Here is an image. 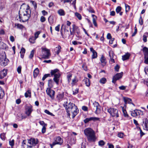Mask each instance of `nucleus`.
<instances>
[{"label":"nucleus","mask_w":148,"mask_h":148,"mask_svg":"<svg viewBox=\"0 0 148 148\" xmlns=\"http://www.w3.org/2000/svg\"><path fill=\"white\" fill-rule=\"evenodd\" d=\"M31 11L28 5L23 4L19 11V18L20 21L25 22L27 21L31 16Z\"/></svg>","instance_id":"f257e3e1"},{"label":"nucleus","mask_w":148,"mask_h":148,"mask_svg":"<svg viewBox=\"0 0 148 148\" xmlns=\"http://www.w3.org/2000/svg\"><path fill=\"white\" fill-rule=\"evenodd\" d=\"M84 133L89 142H95L97 139L95 133L92 128L88 127L84 130Z\"/></svg>","instance_id":"f03ea898"},{"label":"nucleus","mask_w":148,"mask_h":148,"mask_svg":"<svg viewBox=\"0 0 148 148\" xmlns=\"http://www.w3.org/2000/svg\"><path fill=\"white\" fill-rule=\"evenodd\" d=\"M108 112L113 117H118L119 116V112L118 109L114 108H110L108 109Z\"/></svg>","instance_id":"7ed1b4c3"},{"label":"nucleus","mask_w":148,"mask_h":148,"mask_svg":"<svg viewBox=\"0 0 148 148\" xmlns=\"http://www.w3.org/2000/svg\"><path fill=\"white\" fill-rule=\"evenodd\" d=\"M63 143V139L60 137L57 136L54 139V141L52 144H50L51 148H53V147L56 145H61Z\"/></svg>","instance_id":"20e7f679"},{"label":"nucleus","mask_w":148,"mask_h":148,"mask_svg":"<svg viewBox=\"0 0 148 148\" xmlns=\"http://www.w3.org/2000/svg\"><path fill=\"white\" fill-rule=\"evenodd\" d=\"M42 58L45 59H47L50 55V50L46 48H42Z\"/></svg>","instance_id":"39448f33"},{"label":"nucleus","mask_w":148,"mask_h":148,"mask_svg":"<svg viewBox=\"0 0 148 148\" xmlns=\"http://www.w3.org/2000/svg\"><path fill=\"white\" fill-rule=\"evenodd\" d=\"M93 109L95 110V113L96 114H99L101 111L100 106L97 102L95 101L93 103Z\"/></svg>","instance_id":"423d86ee"},{"label":"nucleus","mask_w":148,"mask_h":148,"mask_svg":"<svg viewBox=\"0 0 148 148\" xmlns=\"http://www.w3.org/2000/svg\"><path fill=\"white\" fill-rule=\"evenodd\" d=\"M100 118L95 117H92L89 118H86L84 120L85 123H87L90 121H93L95 122L97 121H99Z\"/></svg>","instance_id":"0eeeda50"},{"label":"nucleus","mask_w":148,"mask_h":148,"mask_svg":"<svg viewBox=\"0 0 148 148\" xmlns=\"http://www.w3.org/2000/svg\"><path fill=\"white\" fill-rule=\"evenodd\" d=\"M25 114L28 116H29L33 111V106L30 105L28 106H27L25 108Z\"/></svg>","instance_id":"6e6552de"},{"label":"nucleus","mask_w":148,"mask_h":148,"mask_svg":"<svg viewBox=\"0 0 148 148\" xmlns=\"http://www.w3.org/2000/svg\"><path fill=\"white\" fill-rule=\"evenodd\" d=\"M8 62V60L5 57L2 56L0 57V63L2 65L4 66H6Z\"/></svg>","instance_id":"1a4fd4ad"},{"label":"nucleus","mask_w":148,"mask_h":148,"mask_svg":"<svg viewBox=\"0 0 148 148\" xmlns=\"http://www.w3.org/2000/svg\"><path fill=\"white\" fill-rule=\"evenodd\" d=\"M47 94L52 99H54L55 91L51 89L50 88H48L46 90Z\"/></svg>","instance_id":"9d476101"},{"label":"nucleus","mask_w":148,"mask_h":148,"mask_svg":"<svg viewBox=\"0 0 148 148\" xmlns=\"http://www.w3.org/2000/svg\"><path fill=\"white\" fill-rule=\"evenodd\" d=\"M70 112H71L72 114V118H74L78 113L79 110L77 106L74 105L72 109H70Z\"/></svg>","instance_id":"9b49d317"},{"label":"nucleus","mask_w":148,"mask_h":148,"mask_svg":"<svg viewBox=\"0 0 148 148\" xmlns=\"http://www.w3.org/2000/svg\"><path fill=\"white\" fill-rule=\"evenodd\" d=\"M122 72L119 73H117L113 77L112 82L114 84L115 83L116 80H119L121 78L123 75Z\"/></svg>","instance_id":"f8f14e48"},{"label":"nucleus","mask_w":148,"mask_h":148,"mask_svg":"<svg viewBox=\"0 0 148 148\" xmlns=\"http://www.w3.org/2000/svg\"><path fill=\"white\" fill-rule=\"evenodd\" d=\"M75 106V105L73 103H71L70 102L68 104L66 105V111L68 114L69 115H70V109H72L73 107V106Z\"/></svg>","instance_id":"ddd939ff"},{"label":"nucleus","mask_w":148,"mask_h":148,"mask_svg":"<svg viewBox=\"0 0 148 148\" xmlns=\"http://www.w3.org/2000/svg\"><path fill=\"white\" fill-rule=\"evenodd\" d=\"M39 123L43 127L42 129V132L43 134L45 133L46 132V127L47 126V124L45 123L43 121H39Z\"/></svg>","instance_id":"4468645a"},{"label":"nucleus","mask_w":148,"mask_h":148,"mask_svg":"<svg viewBox=\"0 0 148 148\" xmlns=\"http://www.w3.org/2000/svg\"><path fill=\"white\" fill-rule=\"evenodd\" d=\"M60 76V73H57V74H56L55 75H54L53 80L57 85L59 84Z\"/></svg>","instance_id":"2eb2a0df"},{"label":"nucleus","mask_w":148,"mask_h":148,"mask_svg":"<svg viewBox=\"0 0 148 148\" xmlns=\"http://www.w3.org/2000/svg\"><path fill=\"white\" fill-rule=\"evenodd\" d=\"M7 74V69H4L0 71V79H2L5 77Z\"/></svg>","instance_id":"dca6fc26"},{"label":"nucleus","mask_w":148,"mask_h":148,"mask_svg":"<svg viewBox=\"0 0 148 148\" xmlns=\"http://www.w3.org/2000/svg\"><path fill=\"white\" fill-rule=\"evenodd\" d=\"M114 53L112 51H110L109 52V55L110 57V63L111 64H112L115 62V61L113 58L114 56Z\"/></svg>","instance_id":"f3484780"},{"label":"nucleus","mask_w":148,"mask_h":148,"mask_svg":"<svg viewBox=\"0 0 148 148\" xmlns=\"http://www.w3.org/2000/svg\"><path fill=\"white\" fill-rule=\"evenodd\" d=\"M141 113V111L139 110H136L131 112V114L133 116H137L139 115Z\"/></svg>","instance_id":"a211bd4d"},{"label":"nucleus","mask_w":148,"mask_h":148,"mask_svg":"<svg viewBox=\"0 0 148 148\" xmlns=\"http://www.w3.org/2000/svg\"><path fill=\"white\" fill-rule=\"evenodd\" d=\"M72 26L73 32H76L77 34L79 35L80 33V32L78 27L76 26L75 24L73 25Z\"/></svg>","instance_id":"6ab92c4d"},{"label":"nucleus","mask_w":148,"mask_h":148,"mask_svg":"<svg viewBox=\"0 0 148 148\" xmlns=\"http://www.w3.org/2000/svg\"><path fill=\"white\" fill-rule=\"evenodd\" d=\"M123 99L125 103H132L133 105L134 106V104L132 103V100L131 99L127 97H123Z\"/></svg>","instance_id":"aec40b11"},{"label":"nucleus","mask_w":148,"mask_h":148,"mask_svg":"<svg viewBox=\"0 0 148 148\" xmlns=\"http://www.w3.org/2000/svg\"><path fill=\"white\" fill-rule=\"evenodd\" d=\"M130 56V54L129 53H127L125 54L122 56V60L123 61H125L129 59Z\"/></svg>","instance_id":"412c9836"},{"label":"nucleus","mask_w":148,"mask_h":148,"mask_svg":"<svg viewBox=\"0 0 148 148\" xmlns=\"http://www.w3.org/2000/svg\"><path fill=\"white\" fill-rule=\"evenodd\" d=\"M144 129L146 130H148V121L147 119H145V121L143 122Z\"/></svg>","instance_id":"4be33fe9"},{"label":"nucleus","mask_w":148,"mask_h":148,"mask_svg":"<svg viewBox=\"0 0 148 148\" xmlns=\"http://www.w3.org/2000/svg\"><path fill=\"white\" fill-rule=\"evenodd\" d=\"M92 21L94 25L96 26L97 27V24L96 22V20L97 19V17L94 14H92Z\"/></svg>","instance_id":"5701e85b"},{"label":"nucleus","mask_w":148,"mask_h":148,"mask_svg":"<svg viewBox=\"0 0 148 148\" xmlns=\"http://www.w3.org/2000/svg\"><path fill=\"white\" fill-rule=\"evenodd\" d=\"M100 61L102 64V65L104 66L106 64V59L103 56H102L100 58Z\"/></svg>","instance_id":"b1692460"},{"label":"nucleus","mask_w":148,"mask_h":148,"mask_svg":"<svg viewBox=\"0 0 148 148\" xmlns=\"http://www.w3.org/2000/svg\"><path fill=\"white\" fill-rule=\"evenodd\" d=\"M64 95L63 94L59 93L57 96L56 98L57 100L59 101L62 100L63 97Z\"/></svg>","instance_id":"393cba45"},{"label":"nucleus","mask_w":148,"mask_h":148,"mask_svg":"<svg viewBox=\"0 0 148 148\" xmlns=\"http://www.w3.org/2000/svg\"><path fill=\"white\" fill-rule=\"evenodd\" d=\"M51 75H55L57 73H60L59 70L57 69H55L53 70H51Z\"/></svg>","instance_id":"a878e982"},{"label":"nucleus","mask_w":148,"mask_h":148,"mask_svg":"<svg viewBox=\"0 0 148 148\" xmlns=\"http://www.w3.org/2000/svg\"><path fill=\"white\" fill-rule=\"evenodd\" d=\"M143 51L144 56H148V48L146 47H144L143 49Z\"/></svg>","instance_id":"bb28decb"},{"label":"nucleus","mask_w":148,"mask_h":148,"mask_svg":"<svg viewBox=\"0 0 148 148\" xmlns=\"http://www.w3.org/2000/svg\"><path fill=\"white\" fill-rule=\"evenodd\" d=\"M25 96L26 98L28 97H31V92L30 90H28L25 93Z\"/></svg>","instance_id":"cd10ccee"},{"label":"nucleus","mask_w":148,"mask_h":148,"mask_svg":"<svg viewBox=\"0 0 148 148\" xmlns=\"http://www.w3.org/2000/svg\"><path fill=\"white\" fill-rule=\"evenodd\" d=\"M49 22L50 25H52L53 23V17L52 16H50L48 18Z\"/></svg>","instance_id":"c85d7f7f"},{"label":"nucleus","mask_w":148,"mask_h":148,"mask_svg":"<svg viewBox=\"0 0 148 148\" xmlns=\"http://www.w3.org/2000/svg\"><path fill=\"white\" fill-rule=\"evenodd\" d=\"M85 84L86 86L89 87L90 85V81L89 79L87 78H85L84 79Z\"/></svg>","instance_id":"c756f323"},{"label":"nucleus","mask_w":148,"mask_h":148,"mask_svg":"<svg viewBox=\"0 0 148 148\" xmlns=\"http://www.w3.org/2000/svg\"><path fill=\"white\" fill-rule=\"evenodd\" d=\"M54 82L52 79H50L48 81V86L50 88H51L53 87Z\"/></svg>","instance_id":"7c9ffc66"},{"label":"nucleus","mask_w":148,"mask_h":148,"mask_svg":"<svg viewBox=\"0 0 148 148\" xmlns=\"http://www.w3.org/2000/svg\"><path fill=\"white\" fill-rule=\"evenodd\" d=\"M25 51V49L24 48L22 47L20 52V53L21 54V58H23Z\"/></svg>","instance_id":"2f4dec72"},{"label":"nucleus","mask_w":148,"mask_h":148,"mask_svg":"<svg viewBox=\"0 0 148 148\" xmlns=\"http://www.w3.org/2000/svg\"><path fill=\"white\" fill-rule=\"evenodd\" d=\"M58 13L60 16H64L65 14L64 10L62 9L59 10L58 12Z\"/></svg>","instance_id":"473e14b6"},{"label":"nucleus","mask_w":148,"mask_h":148,"mask_svg":"<svg viewBox=\"0 0 148 148\" xmlns=\"http://www.w3.org/2000/svg\"><path fill=\"white\" fill-rule=\"evenodd\" d=\"M39 70L38 68H36L34 71V76L36 77L39 73Z\"/></svg>","instance_id":"72a5a7b5"},{"label":"nucleus","mask_w":148,"mask_h":148,"mask_svg":"<svg viewBox=\"0 0 148 148\" xmlns=\"http://www.w3.org/2000/svg\"><path fill=\"white\" fill-rule=\"evenodd\" d=\"M61 47L60 45H58L57 47H56L55 50L56 51V52L57 54H58L60 52V49Z\"/></svg>","instance_id":"f704fd0d"},{"label":"nucleus","mask_w":148,"mask_h":148,"mask_svg":"<svg viewBox=\"0 0 148 148\" xmlns=\"http://www.w3.org/2000/svg\"><path fill=\"white\" fill-rule=\"evenodd\" d=\"M122 109L124 116L125 117L128 118L129 117V116L128 114H127V112L126 110L125 109H124V108L123 107H122Z\"/></svg>","instance_id":"c9c22d12"},{"label":"nucleus","mask_w":148,"mask_h":148,"mask_svg":"<svg viewBox=\"0 0 148 148\" xmlns=\"http://www.w3.org/2000/svg\"><path fill=\"white\" fill-rule=\"evenodd\" d=\"M36 39L34 36H32L29 38V40L30 42L34 43H35Z\"/></svg>","instance_id":"e433bc0d"},{"label":"nucleus","mask_w":148,"mask_h":148,"mask_svg":"<svg viewBox=\"0 0 148 148\" xmlns=\"http://www.w3.org/2000/svg\"><path fill=\"white\" fill-rule=\"evenodd\" d=\"M0 138L3 140H5L6 138L5 134L3 133L1 134L0 135Z\"/></svg>","instance_id":"4c0bfd02"},{"label":"nucleus","mask_w":148,"mask_h":148,"mask_svg":"<svg viewBox=\"0 0 148 148\" xmlns=\"http://www.w3.org/2000/svg\"><path fill=\"white\" fill-rule=\"evenodd\" d=\"M107 80L105 78H103L101 79L99 81V82L102 84H105Z\"/></svg>","instance_id":"58836bf2"},{"label":"nucleus","mask_w":148,"mask_h":148,"mask_svg":"<svg viewBox=\"0 0 148 148\" xmlns=\"http://www.w3.org/2000/svg\"><path fill=\"white\" fill-rule=\"evenodd\" d=\"M75 15L76 16L79 20L82 19V17L81 15L78 12H75Z\"/></svg>","instance_id":"ea45409f"},{"label":"nucleus","mask_w":148,"mask_h":148,"mask_svg":"<svg viewBox=\"0 0 148 148\" xmlns=\"http://www.w3.org/2000/svg\"><path fill=\"white\" fill-rule=\"evenodd\" d=\"M87 10L89 12L91 13H95V12L93 9L91 7H90L88 8Z\"/></svg>","instance_id":"a19ab883"},{"label":"nucleus","mask_w":148,"mask_h":148,"mask_svg":"<svg viewBox=\"0 0 148 148\" xmlns=\"http://www.w3.org/2000/svg\"><path fill=\"white\" fill-rule=\"evenodd\" d=\"M34 50H32L30 52V55L29 56V58L32 59L34 56Z\"/></svg>","instance_id":"79ce46f5"},{"label":"nucleus","mask_w":148,"mask_h":148,"mask_svg":"<svg viewBox=\"0 0 148 148\" xmlns=\"http://www.w3.org/2000/svg\"><path fill=\"white\" fill-rule=\"evenodd\" d=\"M125 12H127L130 10V7L128 5L126 4H125Z\"/></svg>","instance_id":"37998d69"},{"label":"nucleus","mask_w":148,"mask_h":148,"mask_svg":"<svg viewBox=\"0 0 148 148\" xmlns=\"http://www.w3.org/2000/svg\"><path fill=\"white\" fill-rule=\"evenodd\" d=\"M78 81V79L76 77H75L74 79H73L72 81V82L71 83L73 85H75L77 82Z\"/></svg>","instance_id":"c03bdc74"},{"label":"nucleus","mask_w":148,"mask_h":148,"mask_svg":"<svg viewBox=\"0 0 148 148\" xmlns=\"http://www.w3.org/2000/svg\"><path fill=\"white\" fill-rule=\"evenodd\" d=\"M26 140H24L22 143V146L23 148H27V145L26 144Z\"/></svg>","instance_id":"a18cd8bd"},{"label":"nucleus","mask_w":148,"mask_h":148,"mask_svg":"<svg viewBox=\"0 0 148 148\" xmlns=\"http://www.w3.org/2000/svg\"><path fill=\"white\" fill-rule=\"evenodd\" d=\"M4 95V92L2 90L1 87H0V99L2 98Z\"/></svg>","instance_id":"49530a36"},{"label":"nucleus","mask_w":148,"mask_h":148,"mask_svg":"<svg viewBox=\"0 0 148 148\" xmlns=\"http://www.w3.org/2000/svg\"><path fill=\"white\" fill-rule=\"evenodd\" d=\"M97 52L95 51V52L92 53V59L95 58H97Z\"/></svg>","instance_id":"de8ad7c7"},{"label":"nucleus","mask_w":148,"mask_h":148,"mask_svg":"<svg viewBox=\"0 0 148 148\" xmlns=\"http://www.w3.org/2000/svg\"><path fill=\"white\" fill-rule=\"evenodd\" d=\"M121 10V7L120 6H118L116 8V11L117 13H119Z\"/></svg>","instance_id":"09e8293b"},{"label":"nucleus","mask_w":148,"mask_h":148,"mask_svg":"<svg viewBox=\"0 0 148 148\" xmlns=\"http://www.w3.org/2000/svg\"><path fill=\"white\" fill-rule=\"evenodd\" d=\"M44 112L48 114V115L54 116V115L52 113L50 112L48 110H45Z\"/></svg>","instance_id":"8fccbe9b"},{"label":"nucleus","mask_w":148,"mask_h":148,"mask_svg":"<svg viewBox=\"0 0 148 148\" xmlns=\"http://www.w3.org/2000/svg\"><path fill=\"white\" fill-rule=\"evenodd\" d=\"M105 144V143L103 140H101L98 142V144L99 146H102Z\"/></svg>","instance_id":"3c124183"},{"label":"nucleus","mask_w":148,"mask_h":148,"mask_svg":"<svg viewBox=\"0 0 148 148\" xmlns=\"http://www.w3.org/2000/svg\"><path fill=\"white\" fill-rule=\"evenodd\" d=\"M139 24L140 25H142L143 24V18H142V17L141 16H140V18L139 20Z\"/></svg>","instance_id":"603ef678"},{"label":"nucleus","mask_w":148,"mask_h":148,"mask_svg":"<svg viewBox=\"0 0 148 148\" xmlns=\"http://www.w3.org/2000/svg\"><path fill=\"white\" fill-rule=\"evenodd\" d=\"M50 75L49 74H45L43 77L42 79V80H45V79L48 77H50Z\"/></svg>","instance_id":"864d4df0"},{"label":"nucleus","mask_w":148,"mask_h":148,"mask_svg":"<svg viewBox=\"0 0 148 148\" xmlns=\"http://www.w3.org/2000/svg\"><path fill=\"white\" fill-rule=\"evenodd\" d=\"M40 33V32L39 31L36 32L34 34L35 37H34L36 39L38 37V35Z\"/></svg>","instance_id":"5fc2aeb1"},{"label":"nucleus","mask_w":148,"mask_h":148,"mask_svg":"<svg viewBox=\"0 0 148 148\" xmlns=\"http://www.w3.org/2000/svg\"><path fill=\"white\" fill-rule=\"evenodd\" d=\"M15 26H16L19 29H22L23 27V26L21 24L17 23L15 24Z\"/></svg>","instance_id":"6e6d98bb"},{"label":"nucleus","mask_w":148,"mask_h":148,"mask_svg":"<svg viewBox=\"0 0 148 148\" xmlns=\"http://www.w3.org/2000/svg\"><path fill=\"white\" fill-rule=\"evenodd\" d=\"M144 63L146 64H148V56H144Z\"/></svg>","instance_id":"4d7b16f0"},{"label":"nucleus","mask_w":148,"mask_h":148,"mask_svg":"<svg viewBox=\"0 0 148 148\" xmlns=\"http://www.w3.org/2000/svg\"><path fill=\"white\" fill-rule=\"evenodd\" d=\"M79 92V89L76 88V89L73 90V94L75 95L77 94Z\"/></svg>","instance_id":"13d9d810"},{"label":"nucleus","mask_w":148,"mask_h":148,"mask_svg":"<svg viewBox=\"0 0 148 148\" xmlns=\"http://www.w3.org/2000/svg\"><path fill=\"white\" fill-rule=\"evenodd\" d=\"M72 77V75L71 74H69L67 75V77L68 79V82L69 83L71 80V77Z\"/></svg>","instance_id":"bf43d9fd"},{"label":"nucleus","mask_w":148,"mask_h":148,"mask_svg":"<svg viewBox=\"0 0 148 148\" xmlns=\"http://www.w3.org/2000/svg\"><path fill=\"white\" fill-rule=\"evenodd\" d=\"M9 144L11 146V147H12L14 144V140H12L10 141Z\"/></svg>","instance_id":"052dcab7"},{"label":"nucleus","mask_w":148,"mask_h":148,"mask_svg":"<svg viewBox=\"0 0 148 148\" xmlns=\"http://www.w3.org/2000/svg\"><path fill=\"white\" fill-rule=\"evenodd\" d=\"M46 20L45 17L43 16H41L40 17V21L42 22H44Z\"/></svg>","instance_id":"680f3d73"},{"label":"nucleus","mask_w":148,"mask_h":148,"mask_svg":"<svg viewBox=\"0 0 148 148\" xmlns=\"http://www.w3.org/2000/svg\"><path fill=\"white\" fill-rule=\"evenodd\" d=\"M126 86H122L119 87V88L122 90H124L126 89Z\"/></svg>","instance_id":"e2e57ef3"},{"label":"nucleus","mask_w":148,"mask_h":148,"mask_svg":"<svg viewBox=\"0 0 148 148\" xmlns=\"http://www.w3.org/2000/svg\"><path fill=\"white\" fill-rule=\"evenodd\" d=\"M143 40L144 42H146L147 41V37L144 34L143 36Z\"/></svg>","instance_id":"0e129e2a"},{"label":"nucleus","mask_w":148,"mask_h":148,"mask_svg":"<svg viewBox=\"0 0 148 148\" xmlns=\"http://www.w3.org/2000/svg\"><path fill=\"white\" fill-rule=\"evenodd\" d=\"M21 66H19L17 69V71L18 73H20L21 72Z\"/></svg>","instance_id":"69168bd1"},{"label":"nucleus","mask_w":148,"mask_h":148,"mask_svg":"<svg viewBox=\"0 0 148 148\" xmlns=\"http://www.w3.org/2000/svg\"><path fill=\"white\" fill-rule=\"evenodd\" d=\"M120 68L119 66L118 65H116L114 68L115 71L118 72Z\"/></svg>","instance_id":"338daca9"},{"label":"nucleus","mask_w":148,"mask_h":148,"mask_svg":"<svg viewBox=\"0 0 148 148\" xmlns=\"http://www.w3.org/2000/svg\"><path fill=\"white\" fill-rule=\"evenodd\" d=\"M82 109L83 110L85 111H86L88 110V107L86 106H84L82 107Z\"/></svg>","instance_id":"774afa93"}]
</instances>
